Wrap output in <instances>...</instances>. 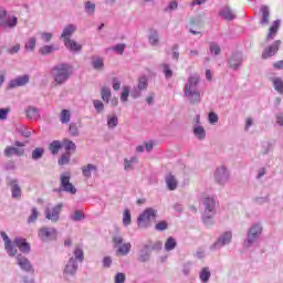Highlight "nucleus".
Listing matches in <instances>:
<instances>
[{
  "mask_svg": "<svg viewBox=\"0 0 283 283\" xmlns=\"http://www.w3.org/2000/svg\"><path fill=\"white\" fill-rule=\"evenodd\" d=\"M214 178L219 185H224L227 180H229V172L227 171L226 167H220L217 169L214 174Z\"/></svg>",
  "mask_w": 283,
  "mask_h": 283,
  "instance_id": "nucleus-13",
  "label": "nucleus"
},
{
  "mask_svg": "<svg viewBox=\"0 0 283 283\" xmlns=\"http://www.w3.org/2000/svg\"><path fill=\"white\" fill-rule=\"evenodd\" d=\"M280 30V21L275 20L273 22V24L270 27L269 29V33L266 36V41H271L275 38V35L277 34V31Z\"/></svg>",
  "mask_w": 283,
  "mask_h": 283,
  "instance_id": "nucleus-20",
  "label": "nucleus"
},
{
  "mask_svg": "<svg viewBox=\"0 0 283 283\" xmlns=\"http://www.w3.org/2000/svg\"><path fill=\"white\" fill-rule=\"evenodd\" d=\"M70 118H72V114H70V111L67 109H62L61 115H60V120L63 125H66L70 123Z\"/></svg>",
  "mask_w": 283,
  "mask_h": 283,
  "instance_id": "nucleus-33",
  "label": "nucleus"
},
{
  "mask_svg": "<svg viewBox=\"0 0 283 283\" xmlns=\"http://www.w3.org/2000/svg\"><path fill=\"white\" fill-rule=\"evenodd\" d=\"M83 218H85V216L81 210H76L73 214V220L75 221L83 220Z\"/></svg>",
  "mask_w": 283,
  "mask_h": 283,
  "instance_id": "nucleus-60",
  "label": "nucleus"
},
{
  "mask_svg": "<svg viewBox=\"0 0 283 283\" xmlns=\"http://www.w3.org/2000/svg\"><path fill=\"white\" fill-rule=\"evenodd\" d=\"M72 74L71 67L67 64H60L52 70V75L57 85H63Z\"/></svg>",
  "mask_w": 283,
  "mask_h": 283,
  "instance_id": "nucleus-2",
  "label": "nucleus"
},
{
  "mask_svg": "<svg viewBox=\"0 0 283 283\" xmlns=\"http://www.w3.org/2000/svg\"><path fill=\"white\" fill-rule=\"evenodd\" d=\"M103 266L105 269H109V266H112V258L111 256H104Z\"/></svg>",
  "mask_w": 283,
  "mask_h": 283,
  "instance_id": "nucleus-61",
  "label": "nucleus"
},
{
  "mask_svg": "<svg viewBox=\"0 0 283 283\" xmlns=\"http://www.w3.org/2000/svg\"><path fill=\"white\" fill-rule=\"evenodd\" d=\"M272 83L274 85V90L279 92V94H283V80L282 77H273Z\"/></svg>",
  "mask_w": 283,
  "mask_h": 283,
  "instance_id": "nucleus-24",
  "label": "nucleus"
},
{
  "mask_svg": "<svg viewBox=\"0 0 283 283\" xmlns=\"http://www.w3.org/2000/svg\"><path fill=\"white\" fill-rule=\"evenodd\" d=\"M177 245H178V242H176V239H174V237H169L165 242V250L174 251Z\"/></svg>",
  "mask_w": 283,
  "mask_h": 283,
  "instance_id": "nucleus-25",
  "label": "nucleus"
},
{
  "mask_svg": "<svg viewBox=\"0 0 283 283\" xmlns=\"http://www.w3.org/2000/svg\"><path fill=\"white\" fill-rule=\"evenodd\" d=\"M210 52L211 54H220V46H218V44H210Z\"/></svg>",
  "mask_w": 283,
  "mask_h": 283,
  "instance_id": "nucleus-62",
  "label": "nucleus"
},
{
  "mask_svg": "<svg viewBox=\"0 0 283 283\" xmlns=\"http://www.w3.org/2000/svg\"><path fill=\"white\" fill-rule=\"evenodd\" d=\"M101 94L104 103H109V99L112 98V91L109 90V87L103 86Z\"/></svg>",
  "mask_w": 283,
  "mask_h": 283,
  "instance_id": "nucleus-31",
  "label": "nucleus"
},
{
  "mask_svg": "<svg viewBox=\"0 0 283 283\" xmlns=\"http://www.w3.org/2000/svg\"><path fill=\"white\" fill-rule=\"evenodd\" d=\"M282 45V41L276 40L273 44L270 46L265 48L263 53H262V59H271V56H275L277 52L280 51V46Z\"/></svg>",
  "mask_w": 283,
  "mask_h": 283,
  "instance_id": "nucleus-12",
  "label": "nucleus"
},
{
  "mask_svg": "<svg viewBox=\"0 0 283 283\" xmlns=\"http://www.w3.org/2000/svg\"><path fill=\"white\" fill-rule=\"evenodd\" d=\"M74 255L76 260H80V262H83V259H84L83 249L75 248Z\"/></svg>",
  "mask_w": 283,
  "mask_h": 283,
  "instance_id": "nucleus-50",
  "label": "nucleus"
},
{
  "mask_svg": "<svg viewBox=\"0 0 283 283\" xmlns=\"http://www.w3.org/2000/svg\"><path fill=\"white\" fill-rule=\"evenodd\" d=\"M43 148H35L33 151H32V158L33 160H39V158H41L43 156Z\"/></svg>",
  "mask_w": 283,
  "mask_h": 283,
  "instance_id": "nucleus-46",
  "label": "nucleus"
},
{
  "mask_svg": "<svg viewBox=\"0 0 283 283\" xmlns=\"http://www.w3.org/2000/svg\"><path fill=\"white\" fill-rule=\"evenodd\" d=\"M127 98H129V87L124 86L122 95H120V101H123V103H127Z\"/></svg>",
  "mask_w": 283,
  "mask_h": 283,
  "instance_id": "nucleus-47",
  "label": "nucleus"
},
{
  "mask_svg": "<svg viewBox=\"0 0 283 283\" xmlns=\"http://www.w3.org/2000/svg\"><path fill=\"white\" fill-rule=\"evenodd\" d=\"M61 180V189L62 191H66V193H76V188L74 184L70 181V174H63L60 177Z\"/></svg>",
  "mask_w": 283,
  "mask_h": 283,
  "instance_id": "nucleus-10",
  "label": "nucleus"
},
{
  "mask_svg": "<svg viewBox=\"0 0 283 283\" xmlns=\"http://www.w3.org/2000/svg\"><path fill=\"white\" fill-rule=\"evenodd\" d=\"M107 125L112 129H114V127H117V125H118V117H116V116L108 117Z\"/></svg>",
  "mask_w": 283,
  "mask_h": 283,
  "instance_id": "nucleus-45",
  "label": "nucleus"
},
{
  "mask_svg": "<svg viewBox=\"0 0 283 283\" xmlns=\"http://www.w3.org/2000/svg\"><path fill=\"white\" fill-rule=\"evenodd\" d=\"M71 156H72L71 153H64V154L60 157V159H59V161H57L59 165H60L61 167H63L64 165H69Z\"/></svg>",
  "mask_w": 283,
  "mask_h": 283,
  "instance_id": "nucleus-38",
  "label": "nucleus"
},
{
  "mask_svg": "<svg viewBox=\"0 0 283 283\" xmlns=\"http://www.w3.org/2000/svg\"><path fill=\"white\" fill-rule=\"evenodd\" d=\"M147 77L143 76L138 81V90H146L147 88Z\"/></svg>",
  "mask_w": 283,
  "mask_h": 283,
  "instance_id": "nucleus-52",
  "label": "nucleus"
},
{
  "mask_svg": "<svg viewBox=\"0 0 283 283\" xmlns=\"http://www.w3.org/2000/svg\"><path fill=\"white\" fill-rule=\"evenodd\" d=\"M87 14H94V10H96V4L87 1L85 4Z\"/></svg>",
  "mask_w": 283,
  "mask_h": 283,
  "instance_id": "nucleus-51",
  "label": "nucleus"
},
{
  "mask_svg": "<svg viewBox=\"0 0 283 283\" xmlns=\"http://www.w3.org/2000/svg\"><path fill=\"white\" fill-rule=\"evenodd\" d=\"M123 224L125 227H129V224H132V212L129 211V209H125L124 213H123Z\"/></svg>",
  "mask_w": 283,
  "mask_h": 283,
  "instance_id": "nucleus-36",
  "label": "nucleus"
},
{
  "mask_svg": "<svg viewBox=\"0 0 283 283\" xmlns=\"http://www.w3.org/2000/svg\"><path fill=\"white\" fill-rule=\"evenodd\" d=\"M13 244L21 251L22 253H30V243L25 242V239L15 238Z\"/></svg>",
  "mask_w": 283,
  "mask_h": 283,
  "instance_id": "nucleus-16",
  "label": "nucleus"
},
{
  "mask_svg": "<svg viewBox=\"0 0 283 283\" xmlns=\"http://www.w3.org/2000/svg\"><path fill=\"white\" fill-rule=\"evenodd\" d=\"M199 277L203 283L209 282L211 279V270H209V268H203L199 273Z\"/></svg>",
  "mask_w": 283,
  "mask_h": 283,
  "instance_id": "nucleus-23",
  "label": "nucleus"
},
{
  "mask_svg": "<svg viewBox=\"0 0 283 283\" xmlns=\"http://www.w3.org/2000/svg\"><path fill=\"white\" fill-rule=\"evenodd\" d=\"M93 105L98 114H101V112H103V109H105V105L103 104V102L101 99L93 101Z\"/></svg>",
  "mask_w": 283,
  "mask_h": 283,
  "instance_id": "nucleus-43",
  "label": "nucleus"
},
{
  "mask_svg": "<svg viewBox=\"0 0 283 283\" xmlns=\"http://www.w3.org/2000/svg\"><path fill=\"white\" fill-rule=\"evenodd\" d=\"M195 135L197 136V138H199V140H202V138L207 136V133L205 132V128L202 126H197L195 128Z\"/></svg>",
  "mask_w": 283,
  "mask_h": 283,
  "instance_id": "nucleus-42",
  "label": "nucleus"
},
{
  "mask_svg": "<svg viewBox=\"0 0 283 283\" xmlns=\"http://www.w3.org/2000/svg\"><path fill=\"white\" fill-rule=\"evenodd\" d=\"M92 65H93L94 70H103V67H105V63L103 62V59H101V57L93 59Z\"/></svg>",
  "mask_w": 283,
  "mask_h": 283,
  "instance_id": "nucleus-39",
  "label": "nucleus"
},
{
  "mask_svg": "<svg viewBox=\"0 0 283 283\" xmlns=\"http://www.w3.org/2000/svg\"><path fill=\"white\" fill-rule=\"evenodd\" d=\"M125 280H126V276H125V273L123 272H118L115 275V283H125Z\"/></svg>",
  "mask_w": 283,
  "mask_h": 283,
  "instance_id": "nucleus-54",
  "label": "nucleus"
},
{
  "mask_svg": "<svg viewBox=\"0 0 283 283\" xmlns=\"http://www.w3.org/2000/svg\"><path fill=\"white\" fill-rule=\"evenodd\" d=\"M40 34L42 41H45V43H50L52 41V33L41 32Z\"/></svg>",
  "mask_w": 283,
  "mask_h": 283,
  "instance_id": "nucleus-57",
  "label": "nucleus"
},
{
  "mask_svg": "<svg viewBox=\"0 0 283 283\" xmlns=\"http://www.w3.org/2000/svg\"><path fill=\"white\" fill-rule=\"evenodd\" d=\"M261 234H262V227L260 224L252 226L248 233L247 240L243 242V247H245V249H249L251 244L255 243V240H258V238H260Z\"/></svg>",
  "mask_w": 283,
  "mask_h": 283,
  "instance_id": "nucleus-4",
  "label": "nucleus"
},
{
  "mask_svg": "<svg viewBox=\"0 0 283 283\" xmlns=\"http://www.w3.org/2000/svg\"><path fill=\"white\" fill-rule=\"evenodd\" d=\"M30 83V76L29 75H22L18 76L15 80H12L9 83V87H23V85H28Z\"/></svg>",
  "mask_w": 283,
  "mask_h": 283,
  "instance_id": "nucleus-14",
  "label": "nucleus"
},
{
  "mask_svg": "<svg viewBox=\"0 0 283 283\" xmlns=\"http://www.w3.org/2000/svg\"><path fill=\"white\" fill-rule=\"evenodd\" d=\"M14 146H7L4 149V156H7V158H11V156H23L25 154V149H23V147H25V144L23 142H19L17 140L14 143Z\"/></svg>",
  "mask_w": 283,
  "mask_h": 283,
  "instance_id": "nucleus-6",
  "label": "nucleus"
},
{
  "mask_svg": "<svg viewBox=\"0 0 283 283\" xmlns=\"http://www.w3.org/2000/svg\"><path fill=\"white\" fill-rule=\"evenodd\" d=\"M71 136H78V126L76 124H71L69 127Z\"/></svg>",
  "mask_w": 283,
  "mask_h": 283,
  "instance_id": "nucleus-55",
  "label": "nucleus"
},
{
  "mask_svg": "<svg viewBox=\"0 0 283 283\" xmlns=\"http://www.w3.org/2000/svg\"><path fill=\"white\" fill-rule=\"evenodd\" d=\"M158 41H159V38H158V33H153L150 36H149V43L150 45H158Z\"/></svg>",
  "mask_w": 283,
  "mask_h": 283,
  "instance_id": "nucleus-56",
  "label": "nucleus"
},
{
  "mask_svg": "<svg viewBox=\"0 0 283 283\" xmlns=\"http://www.w3.org/2000/svg\"><path fill=\"white\" fill-rule=\"evenodd\" d=\"M17 262L20 265V269H22V271H27L28 273H30V271H33L32 264L30 263V260H28V258L19 254L17 256Z\"/></svg>",
  "mask_w": 283,
  "mask_h": 283,
  "instance_id": "nucleus-15",
  "label": "nucleus"
},
{
  "mask_svg": "<svg viewBox=\"0 0 283 283\" xmlns=\"http://www.w3.org/2000/svg\"><path fill=\"white\" fill-rule=\"evenodd\" d=\"M163 70L166 78H171V76H174V71H171L169 64H163Z\"/></svg>",
  "mask_w": 283,
  "mask_h": 283,
  "instance_id": "nucleus-44",
  "label": "nucleus"
},
{
  "mask_svg": "<svg viewBox=\"0 0 283 283\" xmlns=\"http://www.w3.org/2000/svg\"><path fill=\"white\" fill-rule=\"evenodd\" d=\"M166 185L169 191H176L178 189V179L174 175H168L166 177Z\"/></svg>",
  "mask_w": 283,
  "mask_h": 283,
  "instance_id": "nucleus-21",
  "label": "nucleus"
},
{
  "mask_svg": "<svg viewBox=\"0 0 283 283\" xmlns=\"http://www.w3.org/2000/svg\"><path fill=\"white\" fill-rule=\"evenodd\" d=\"M220 15L223 17L227 21H233L235 19V14H233V11L226 7L221 12Z\"/></svg>",
  "mask_w": 283,
  "mask_h": 283,
  "instance_id": "nucleus-26",
  "label": "nucleus"
},
{
  "mask_svg": "<svg viewBox=\"0 0 283 283\" xmlns=\"http://www.w3.org/2000/svg\"><path fill=\"white\" fill-rule=\"evenodd\" d=\"M38 235L42 242H49V240H56V229L54 228H40Z\"/></svg>",
  "mask_w": 283,
  "mask_h": 283,
  "instance_id": "nucleus-9",
  "label": "nucleus"
},
{
  "mask_svg": "<svg viewBox=\"0 0 283 283\" xmlns=\"http://www.w3.org/2000/svg\"><path fill=\"white\" fill-rule=\"evenodd\" d=\"M92 171H96V166L88 164L87 166H84L82 168V174L85 176V178H91L92 177Z\"/></svg>",
  "mask_w": 283,
  "mask_h": 283,
  "instance_id": "nucleus-28",
  "label": "nucleus"
},
{
  "mask_svg": "<svg viewBox=\"0 0 283 283\" xmlns=\"http://www.w3.org/2000/svg\"><path fill=\"white\" fill-rule=\"evenodd\" d=\"M10 114V108H0V120H6Z\"/></svg>",
  "mask_w": 283,
  "mask_h": 283,
  "instance_id": "nucleus-59",
  "label": "nucleus"
},
{
  "mask_svg": "<svg viewBox=\"0 0 283 283\" xmlns=\"http://www.w3.org/2000/svg\"><path fill=\"white\" fill-rule=\"evenodd\" d=\"M199 83L200 76L192 75L188 78V83L185 85V96L192 105H195V103H200V92L196 90Z\"/></svg>",
  "mask_w": 283,
  "mask_h": 283,
  "instance_id": "nucleus-1",
  "label": "nucleus"
},
{
  "mask_svg": "<svg viewBox=\"0 0 283 283\" xmlns=\"http://www.w3.org/2000/svg\"><path fill=\"white\" fill-rule=\"evenodd\" d=\"M21 50V44H15L9 49H7L8 54H18V52Z\"/></svg>",
  "mask_w": 283,
  "mask_h": 283,
  "instance_id": "nucleus-53",
  "label": "nucleus"
},
{
  "mask_svg": "<svg viewBox=\"0 0 283 283\" xmlns=\"http://www.w3.org/2000/svg\"><path fill=\"white\" fill-rule=\"evenodd\" d=\"M17 23V17H12L11 20H8V11L0 9V25H3V28H15Z\"/></svg>",
  "mask_w": 283,
  "mask_h": 283,
  "instance_id": "nucleus-11",
  "label": "nucleus"
},
{
  "mask_svg": "<svg viewBox=\"0 0 283 283\" xmlns=\"http://www.w3.org/2000/svg\"><path fill=\"white\" fill-rule=\"evenodd\" d=\"M168 227L169 224L167 223V221H160L155 226V229L156 231H165Z\"/></svg>",
  "mask_w": 283,
  "mask_h": 283,
  "instance_id": "nucleus-48",
  "label": "nucleus"
},
{
  "mask_svg": "<svg viewBox=\"0 0 283 283\" xmlns=\"http://www.w3.org/2000/svg\"><path fill=\"white\" fill-rule=\"evenodd\" d=\"M17 181H12L11 182V193H12V198H21V187H19V185L15 184Z\"/></svg>",
  "mask_w": 283,
  "mask_h": 283,
  "instance_id": "nucleus-34",
  "label": "nucleus"
},
{
  "mask_svg": "<svg viewBox=\"0 0 283 283\" xmlns=\"http://www.w3.org/2000/svg\"><path fill=\"white\" fill-rule=\"evenodd\" d=\"M27 118H39V109L34 106H29L25 109Z\"/></svg>",
  "mask_w": 283,
  "mask_h": 283,
  "instance_id": "nucleus-27",
  "label": "nucleus"
},
{
  "mask_svg": "<svg viewBox=\"0 0 283 283\" xmlns=\"http://www.w3.org/2000/svg\"><path fill=\"white\" fill-rule=\"evenodd\" d=\"M61 142L59 140H54L49 145V149L51 151V154H53L54 156H56V154H59V151H61Z\"/></svg>",
  "mask_w": 283,
  "mask_h": 283,
  "instance_id": "nucleus-30",
  "label": "nucleus"
},
{
  "mask_svg": "<svg viewBox=\"0 0 283 283\" xmlns=\"http://www.w3.org/2000/svg\"><path fill=\"white\" fill-rule=\"evenodd\" d=\"M77 269H78V265L76 264V261L71 258L64 269V273L66 275H74V273H76Z\"/></svg>",
  "mask_w": 283,
  "mask_h": 283,
  "instance_id": "nucleus-17",
  "label": "nucleus"
},
{
  "mask_svg": "<svg viewBox=\"0 0 283 283\" xmlns=\"http://www.w3.org/2000/svg\"><path fill=\"white\" fill-rule=\"evenodd\" d=\"M36 220H39V210L36 208H32L31 214L28 218V222L32 223V222H36Z\"/></svg>",
  "mask_w": 283,
  "mask_h": 283,
  "instance_id": "nucleus-41",
  "label": "nucleus"
},
{
  "mask_svg": "<svg viewBox=\"0 0 283 283\" xmlns=\"http://www.w3.org/2000/svg\"><path fill=\"white\" fill-rule=\"evenodd\" d=\"M261 14H262V19H261V23L262 25H269V7H262L261 8Z\"/></svg>",
  "mask_w": 283,
  "mask_h": 283,
  "instance_id": "nucleus-32",
  "label": "nucleus"
},
{
  "mask_svg": "<svg viewBox=\"0 0 283 283\" xmlns=\"http://www.w3.org/2000/svg\"><path fill=\"white\" fill-rule=\"evenodd\" d=\"M125 48H127V45L125 44H116L113 50L114 52H117V54H123V52H125Z\"/></svg>",
  "mask_w": 283,
  "mask_h": 283,
  "instance_id": "nucleus-58",
  "label": "nucleus"
},
{
  "mask_svg": "<svg viewBox=\"0 0 283 283\" xmlns=\"http://www.w3.org/2000/svg\"><path fill=\"white\" fill-rule=\"evenodd\" d=\"M203 205L206 207L203 222L206 224H211V220L213 219V209H216V200H213V198H206L203 200Z\"/></svg>",
  "mask_w": 283,
  "mask_h": 283,
  "instance_id": "nucleus-5",
  "label": "nucleus"
},
{
  "mask_svg": "<svg viewBox=\"0 0 283 283\" xmlns=\"http://www.w3.org/2000/svg\"><path fill=\"white\" fill-rule=\"evenodd\" d=\"M55 50H59V48H56L54 45H44V46L40 48L39 52H40V54L45 56L48 54H52V52H55Z\"/></svg>",
  "mask_w": 283,
  "mask_h": 283,
  "instance_id": "nucleus-29",
  "label": "nucleus"
},
{
  "mask_svg": "<svg viewBox=\"0 0 283 283\" xmlns=\"http://www.w3.org/2000/svg\"><path fill=\"white\" fill-rule=\"evenodd\" d=\"M4 249L7 253L10 255V258H14V255H17V249L14 245H12V241H10L9 243H6Z\"/></svg>",
  "mask_w": 283,
  "mask_h": 283,
  "instance_id": "nucleus-37",
  "label": "nucleus"
},
{
  "mask_svg": "<svg viewBox=\"0 0 283 283\" xmlns=\"http://www.w3.org/2000/svg\"><path fill=\"white\" fill-rule=\"evenodd\" d=\"M132 163H138V159L136 157H133L130 160H127V159L124 160V169L126 171L132 169Z\"/></svg>",
  "mask_w": 283,
  "mask_h": 283,
  "instance_id": "nucleus-49",
  "label": "nucleus"
},
{
  "mask_svg": "<svg viewBox=\"0 0 283 283\" xmlns=\"http://www.w3.org/2000/svg\"><path fill=\"white\" fill-rule=\"evenodd\" d=\"M76 32V25L74 24H67L63 32H62V39H64V41H70V36H72V34H74Z\"/></svg>",
  "mask_w": 283,
  "mask_h": 283,
  "instance_id": "nucleus-18",
  "label": "nucleus"
},
{
  "mask_svg": "<svg viewBox=\"0 0 283 283\" xmlns=\"http://www.w3.org/2000/svg\"><path fill=\"white\" fill-rule=\"evenodd\" d=\"M232 238L233 235L231 232H226L218 239L214 247H224V244H229V242H231Z\"/></svg>",
  "mask_w": 283,
  "mask_h": 283,
  "instance_id": "nucleus-19",
  "label": "nucleus"
},
{
  "mask_svg": "<svg viewBox=\"0 0 283 283\" xmlns=\"http://www.w3.org/2000/svg\"><path fill=\"white\" fill-rule=\"evenodd\" d=\"M63 145L66 153L70 154V151H76V144H74V142L64 139Z\"/></svg>",
  "mask_w": 283,
  "mask_h": 283,
  "instance_id": "nucleus-35",
  "label": "nucleus"
},
{
  "mask_svg": "<svg viewBox=\"0 0 283 283\" xmlns=\"http://www.w3.org/2000/svg\"><path fill=\"white\" fill-rule=\"evenodd\" d=\"M209 123H211V125L218 123V115L216 113L209 114Z\"/></svg>",
  "mask_w": 283,
  "mask_h": 283,
  "instance_id": "nucleus-63",
  "label": "nucleus"
},
{
  "mask_svg": "<svg viewBox=\"0 0 283 283\" xmlns=\"http://www.w3.org/2000/svg\"><path fill=\"white\" fill-rule=\"evenodd\" d=\"M64 45L67 48V50H71V52H81V50H83V46L76 43L74 40L64 41Z\"/></svg>",
  "mask_w": 283,
  "mask_h": 283,
  "instance_id": "nucleus-22",
  "label": "nucleus"
},
{
  "mask_svg": "<svg viewBox=\"0 0 283 283\" xmlns=\"http://www.w3.org/2000/svg\"><path fill=\"white\" fill-rule=\"evenodd\" d=\"M34 48H36V39L30 38L28 43L24 45V50L28 52H33Z\"/></svg>",
  "mask_w": 283,
  "mask_h": 283,
  "instance_id": "nucleus-40",
  "label": "nucleus"
},
{
  "mask_svg": "<svg viewBox=\"0 0 283 283\" xmlns=\"http://www.w3.org/2000/svg\"><path fill=\"white\" fill-rule=\"evenodd\" d=\"M274 70H283V60L273 63Z\"/></svg>",
  "mask_w": 283,
  "mask_h": 283,
  "instance_id": "nucleus-64",
  "label": "nucleus"
},
{
  "mask_svg": "<svg viewBox=\"0 0 283 283\" xmlns=\"http://www.w3.org/2000/svg\"><path fill=\"white\" fill-rule=\"evenodd\" d=\"M154 218H156V210H154V208L146 209L137 219L138 228L146 229V227H149L151 219Z\"/></svg>",
  "mask_w": 283,
  "mask_h": 283,
  "instance_id": "nucleus-3",
  "label": "nucleus"
},
{
  "mask_svg": "<svg viewBox=\"0 0 283 283\" xmlns=\"http://www.w3.org/2000/svg\"><path fill=\"white\" fill-rule=\"evenodd\" d=\"M113 244L115 248H118V255H127L132 251V243H123V237L116 235L113 238Z\"/></svg>",
  "mask_w": 283,
  "mask_h": 283,
  "instance_id": "nucleus-7",
  "label": "nucleus"
},
{
  "mask_svg": "<svg viewBox=\"0 0 283 283\" xmlns=\"http://www.w3.org/2000/svg\"><path fill=\"white\" fill-rule=\"evenodd\" d=\"M61 211H63V203H59L54 207H49L45 210L46 220H51V222H59V216H61Z\"/></svg>",
  "mask_w": 283,
  "mask_h": 283,
  "instance_id": "nucleus-8",
  "label": "nucleus"
}]
</instances>
